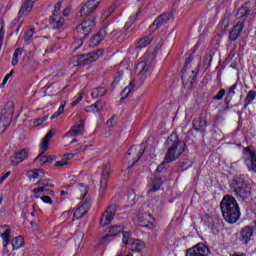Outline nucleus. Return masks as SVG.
<instances>
[{"instance_id": "obj_3", "label": "nucleus", "mask_w": 256, "mask_h": 256, "mask_svg": "<svg viewBox=\"0 0 256 256\" xmlns=\"http://www.w3.org/2000/svg\"><path fill=\"white\" fill-rule=\"evenodd\" d=\"M201 65L200 56H190L184 65L182 72V83L187 85L188 88L193 87V82L197 79V73H199V66Z\"/></svg>"}, {"instance_id": "obj_41", "label": "nucleus", "mask_w": 256, "mask_h": 256, "mask_svg": "<svg viewBox=\"0 0 256 256\" xmlns=\"http://www.w3.org/2000/svg\"><path fill=\"white\" fill-rule=\"evenodd\" d=\"M0 237H2L3 239V247H7V245H9V239L11 238V230L10 228H7L5 230V232H3L2 234H0Z\"/></svg>"}, {"instance_id": "obj_61", "label": "nucleus", "mask_w": 256, "mask_h": 256, "mask_svg": "<svg viewBox=\"0 0 256 256\" xmlns=\"http://www.w3.org/2000/svg\"><path fill=\"white\" fill-rule=\"evenodd\" d=\"M65 111V104H61L60 107L58 108V115H61Z\"/></svg>"}, {"instance_id": "obj_57", "label": "nucleus", "mask_w": 256, "mask_h": 256, "mask_svg": "<svg viewBox=\"0 0 256 256\" xmlns=\"http://www.w3.org/2000/svg\"><path fill=\"white\" fill-rule=\"evenodd\" d=\"M41 200L43 203H47L48 205H53V200H51V197L45 195L41 197Z\"/></svg>"}, {"instance_id": "obj_33", "label": "nucleus", "mask_w": 256, "mask_h": 256, "mask_svg": "<svg viewBox=\"0 0 256 256\" xmlns=\"http://www.w3.org/2000/svg\"><path fill=\"white\" fill-rule=\"evenodd\" d=\"M129 245H131L132 251H136L139 253V251H143L145 249V242L141 240H134Z\"/></svg>"}, {"instance_id": "obj_31", "label": "nucleus", "mask_w": 256, "mask_h": 256, "mask_svg": "<svg viewBox=\"0 0 256 256\" xmlns=\"http://www.w3.org/2000/svg\"><path fill=\"white\" fill-rule=\"evenodd\" d=\"M68 213H73L72 221H75V219H81L82 217H85L87 210H85V206H80L74 212L69 211Z\"/></svg>"}, {"instance_id": "obj_7", "label": "nucleus", "mask_w": 256, "mask_h": 256, "mask_svg": "<svg viewBox=\"0 0 256 256\" xmlns=\"http://www.w3.org/2000/svg\"><path fill=\"white\" fill-rule=\"evenodd\" d=\"M13 111V102L6 103L0 115V135H3L7 127L11 125V119H13Z\"/></svg>"}, {"instance_id": "obj_42", "label": "nucleus", "mask_w": 256, "mask_h": 256, "mask_svg": "<svg viewBox=\"0 0 256 256\" xmlns=\"http://www.w3.org/2000/svg\"><path fill=\"white\" fill-rule=\"evenodd\" d=\"M73 157V154H65L62 160L56 162L55 167H63V165H67V161L73 159Z\"/></svg>"}, {"instance_id": "obj_51", "label": "nucleus", "mask_w": 256, "mask_h": 256, "mask_svg": "<svg viewBox=\"0 0 256 256\" xmlns=\"http://www.w3.org/2000/svg\"><path fill=\"white\" fill-rule=\"evenodd\" d=\"M96 36L98 37V39L100 41H103V39H105V37H107V30L105 28H101L98 33L96 34Z\"/></svg>"}, {"instance_id": "obj_10", "label": "nucleus", "mask_w": 256, "mask_h": 256, "mask_svg": "<svg viewBox=\"0 0 256 256\" xmlns=\"http://www.w3.org/2000/svg\"><path fill=\"white\" fill-rule=\"evenodd\" d=\"M115 213H117V205L112 204L108 206L100 218V226L107 227L115 219Z\"/></svg>"}, {"instance_id": "obj_23", "label": "nucleus", "mask_w": 256, "mask_h": 256, "mask_svg": "<svg viewBox=\"0 0 256 256\" xmlns=\"http://www.w3.org/2000/svg\"><path fill=\"white\" fill-rule=\"evenodd\" d=\"M105 107V102L103 100H97L94 104L86 107V113H101Z\"/></svg>"}, {"instance_id": "obj_1", "label": "nucleus", "mask_w": 256, "mask_h": 256, "mask_svg": "<svg viewBox=\"0 0 256 256\" xmlns=\"http://www.w3.org/2000/svg\"><path fill=\"white\" fill-rule=\"evenodd\" d=\"M165 145L168 151L166 152L164 161L157 167V173H161V171H163L164 163H173V161H177V159L185 153V143L179 140L177 133H172L168 136Z\"/></svg>"}, {"instance_id": "obj_11", "label": "nucleus", "mask_w": 256, "mask_h": 256, "mask_svg": "<svg viewBox=\"0 0 256 256\" xmlns=\"http://www.w3.org/2000/svg\"><path fill=\"white\" fill-rule=\"evenodd\" d=\"M34 3H37V0H24L20 8V11L18 13V17L12 21V25L19 24V21L21 20V16L29 15V13H31V10L33 9Z\"/></svg>"}, {"instance_id": "obj_25", "label": "nucleus", "mask_w": 256, "mask_h": 256, "mask_svg": "<svg viewBox=\"0 0 256 256\" xmlns=\"http://www.w3.org/2000/svg\"><path fill=\"white\" fill-rule=\"evenodd\" d=\"M237 93V84H233L230 88L228 93L226 94V97L224 99V103L226 107H229V104L231 103V100L233 99V96Z\"/></svg>"}, {"instance_id": "obj_53", "label": "nucleus", "mask_w": 256, "mask_h": 256, "mask_svg": "<svg viewBox=\"0 0 256 256\" xmlns=\"http://www.w3.org/2000/svg\"><path fill=\"white\" fill-rule=\"evenodd\" d=\"M99 43H101V40L96 35H94L93 38L90 40V47H97Z\"/></svg>"}, {"instance_id": "obj_17", "label": "nucleus", "mask_w": 256, "mask_h": 256, "mask_svg": "<svg viewBox=\"0 0 256 256\" xmlns=\"http://www.w3.org/2000/svg\"><path fill=\"white\" fill-rule=\"evenodd\" d=\"M244 28L245 22H239L238 24H236L229 32L228 41H237V39L241 37V33H243Z\"/></svg>"}, {"instance_id": "obj_21", "label": "nucleus", "mask_w": 256, "mask_h": 256, "mask_svg": "<svg viewBox=\"0 0 256 256\" xmlns=\"http://www.w3.org/2000/svg\"><path fill=\"white\" fill-rule=\"evenodd\" d=\"M50 25L54 30L61 29L65 25V18L63 16L52 15L50 17Z\"/></svg>"}, {"instance_id": "obj_16", "label": "nucleus", "mask_w": 256, "mask_h": 256, "mask_svg": "<svg viewBox=\"0 0 256 256\" xmlns=\"http://www.w3.org/2000/svg\"><path fill=\"white\" fill-rule=\"evenodd\" d=\"M169 21H171V17L169 16V14H161L150 25L149 31L151 33H153L155 31H157V29H159V27H163V25H167V23H169Z\"/></svg>"}, {"instance_id": "obj_54", "label": "nucleus", "mask_w": 256, "mask_h": 256, "mask_svg": "<svg viewBox=\"0 0 256 256\" xmlns=\"http://www.w3.org/2000/svg\"><path fill=\"white\" fill-rule=\"evenodd\" d=\"M49 119V116H43L42 118H37L34 120V125H43L45 121Z\"/></svg>"}, {"instance_id": "obj_15", "label": "nucleus", "mask_w": 256, "mask_h": 256, "mask_svg": "<svg viewBox=\"0 0 256 256\" xmlns=\"http://www.w3.org/2000/svg\"><path fill=\"white\" fill-rule=\"evenodd\" d=\"M99 3H101V0H88L80 9L81 17H89V15L99 7Z\"/></svg>"}, {"instance_id": "obj_30", "label": "nucleus", "mask_w": 256, "mask_h": 256, "mask_svg": "<svg viewBox=\"0 0 256 256\" xmlns=\"http://www.w3.org/2000/svg\"><path fill=\"white\" fill-rule=\"evenodd\" d=\"M152 40H153V36L151 34L141 38L136 44V49H143L147 47V45H149Z\"/></svg>"}, {"instance_id": "obj_50", "label": "nucleus", "mask_w": 256, "mask_h": 256, "mask_svg": "<svg viewBox=\"0 0 256 256\" xmlns=\"http://www.w3.org/2000/svg\"><path fill=\"white\" fill-rule=\"evenodd\" d=\"M130 21L126 22L124 29L129 30L133 26V23H135V19H137V15L130 16Z\"/></svg>"}, {"instance_id": "obj_47", "label": "nucleus", "mask_w": 256, "mask_h": 256, "mask_svg": "<svg viewBox=\"0 0 256 256\" xmlns=\"http://www.w3.org/2000/svg\"><path fill=\"white\" fill-rule=\"evenodd\" d=\"M115 9H117V3L112 4L106 11H104L103 17H105V19H107V17H109L111 15V13H113L115 11Z\"/></svg>"}, {"instance_id": "obj_52", "label": "nucleus", "mask_w": 256, "mask_h": 256, "mask_svg": "<svg viewBox=\"0 0 256 256\" xmlns=\"http://www.w3.org/2000/svg\"><path fill=\"white\" fill-rule=\"evenodd\" d=\"M225 93V89H221L218 91L217 95L213 97V99L216 101H222V99L225 97Z\"/></svg>"}, {"instance_id": "obj_48", "label": "nucleus", "mask_w": 256, "mask_h": 256, "mask_svg": "<svg viewBox=\"0 0 256 256\" xmlns=\"http://www.w3.org/2000/svg\"><path fill=\"white\" fill-rule=\"evenodd\" d=\"M211 61H213V55L207 54L203 62V65L204 67H206V69H209V67H211Z\"/></svg>"}, {"instance_id": "obj_8", "label": "nucleus", "mask_w": 256, "mask_h": 256, "mask_svg": "<svg viewBox=\"0 0 256 256\" xmlns=\"http://www.w3.org/2000/svg\"><path fill=\"white\" fill-rule=\"evenodd\" d=\"M145 149L146 146L144 143L130 147L127 152L126 159L131 160L132 163L130 166H128V169H131V167H133V165H135V163L141 159V155L145 153Z\"/></svg>"}, {"instance_id": "obj_29", "label": "nucleus", "mask_w": 256, "mask_h": 256, "mask_svg": "<svg viewBox=\"0 0 256 256\" xmlns=\"http://www.w3.org/2000/svg\"><path fill=\"white\" fill-rule=\"evenodd\" d=\"M142 227H147L148 229H155L157 224L155 223V218L151 215L145 214V220L142 221Z\"/></svg>"}, {"instance_id": "obj_19", "label": "nucleus", "mask_w": 256, "mask_h": 256, "mask_svg": "<svg viewBox=\"0 0 256 256\" xmlns=\"http://www.w3.org/2000/svg\"><path fill=\"white\" fill-rule=\"evenodd\" d=\"M192 125L195 131L205 133L207 129V120H205L203 117H198L197 119L193 120Z\"/></svg>"}, {"instance_id": "obj_22", "label": "nucleus", "mask_w": 256, "mask_h": 256, "mask_svg": "<svg viewBox=\"0 0 256 256\" xmlns=\"http://www.w3.org/2000/svg\"><path fill=\"white\" fill-rule=\"evenodd\" d=\"M53 135H55V132L53 130H50L44 138H42L40 143V151L41 153H45L47 149H49V143L51 139H53Z\"/></svg>"}, {"instance_id": "obj_49", "label": "nucleus", "mask_w": 256, "mask_h": 256, "mask_svg": "<svg viewBox=\"0 0 256 256\" xmlns=\"http://www.w3.org/2000/svg\"><path fill=\"white\" fill-rule=\"evenodd\" d=\"M62 6H63V4L61 2L56 3L54 6V11H53L52 15L62 16L61 12H60Z\"/></svg>"}, {"instance_id": "obj_12", "label": "nucleus", "mask_w": 256, "mask_h": 256, "mask_svg": "<svg viewBox=\"0 0 256 256\" xmlns=\"http://www.w3.org/2000/svg\"><path fill=\"white\" fill-rule=\"evenodd\" d=\"M153 61H155V54L153 52H147L144 54L143 61L138 63V67L141 69L140 73L143 75L147 73L149 69H151V65H153Z\"/></svg>"}, {"instance_id": "obj_34", "label": "nucleus", "mask_w": 256, "mask_h": 256, "mask_svg": "<svg viewBox=\"0 0 256 256\" xmlns=\"http://www.w3.org/2000/svg\"><path fill=\"white\" fill-rule=\"evenodd\" d=\"M12 249L17 251V249H21L25 245V241L22 236H18L12 239Z\"/></svg>"}, {"instance_id": "obj_56", "label": "nucleus", "mask_w": 256, "mask_h": 256, "mask_svg": "<svg viewBox=\"0 0 256 256\" xmlns=\"http://www.w3.org/2000/svg\"><path fill=\"white\" fill-rule=\"evenodd\" d=\"M36 185H42L44 189H46V187H55V185H53L52 183H48L45 180H39Z\"/></svg>"}, {"instance_id": "obj_18", "label": "nucleus", "mask_w": 256, "mask_h": 256, "mask_svg": "<svg viewBox=\"0 0 256 256\" xmlns=\"http://www.w3.org/2000/svg\"><path fill=\"white\" fill-rule=\"evenodd\" d=\"M28 156H29V152H27V150H25V149L16 152L10 158L11 165H13V167H15V166L19 165V163H23V161H25V159H27Z\"/></svg>"}, {"instance_id": "obj_39", "label": "nucleus", "mask_w": 256, "mask_h": 256, "mask_svg": "<svg viewBox=\"0 0 256 256\" xmlns=\"http://www.w3.org/2000/svg\"><path fill=\"white\" fill-rule=\"evenodd\" d=\"M34 163H37L40 167L47 165V156H45V153L40 152V154L34 159Z\"/></svg>"}, {"instance_id": "obj_28", "label": "nucleus", "mask_w": 256, "mask_h": 256, "mask_svg": "<svg viewBox=\"0 0 256 256\" xmlns=\"http://www.w3.org/2000/svg\"><path fill=\"white\" fill-rule=\"evenodd\" d=\"M142 227H147L148 229H155L157 224L155 223V218L151 215L145 214V220L142 221Z\"/></svg>"}, {"instance_id": "obj_60", "label": "nucleus", "mask_w": 256, "mask_h": 256, "mask_svg": "<svg viewBox=\"0 0 256 256\" xmlns=\"http://www.w3.org/2000/svg\"><path fill=\"white\" fill-rule=\"evenodd\" d=\"M65 111V104H61L60 107L58 108V115H61Z\"/></svg>"}, {"instance_id": "obj_46", "label": "nucleus", "mask_w": 256, "mask_h": 256, "mask_svg": "<svg viewBox=\"0 0 256 256\" xmlns=\"http://www.w3.org/2000/svg\"><path fill=\"white\" fill-rule=\"evenodd\" d=\"M122 235V243H124V245H130V243L133 241L131 239V234L129 232H122Z\"/></svg>"}, {"instance_id": "obj_38", "label": "nucleus", "mask_w": 256, "mask_h": 256, "mask_svg": "<svg viewBox=\"0 0 256 256\" xmlns=\"http://www.w3.org/2000/svg\"><path fill=\"white\" fill-rule=\"evenodd\" d=\"M249 7L242 6L239 8L236 17L237 19H247V16L249 15Z\"/></svg>"}, {"instance_id": "obj_13", "label": "nucleus", "mask_w": 256, "mask_h": 256, "mask_svg": "<svg viewBox=\"0 0 256 256\" xmlns=\"http://www.w3.org/2000/svg\"><path fill=\"white\" fill-rule=\"evenodd\" d=\"M209 255V247L203 243H199L186 251V256H207Z\"/></svg>"}, {"instance_id": "obj_14", "label": "nucleus", "mask_w": 256, "mask_h": 256, "mask_svg": "<svg viewBox=\"0 0 256 256\" xmlns=\"http://www.w3.org/2000/svg\"><path fill=\"white\" fill-rule=\"evenodd\" d=\"M111 175V164L106 163L103 165V171L100 179V193H105V189H107L109 176Z\"/></svg>"}, {"instance_id": "obj_6", "label": "nucleus", "mask_w": 256, "mask_h": 256, "mask_svg": "<svg viewBox=\"0 0 256 256\" xmlns=\"http://www.w3.org/2000/svg\"><path fill=\"white\" fill-rule=\"evenodd\" d=\"M103 49H98L96 51L90 52L88 54H82L79 56H73V61L76 63V67H81L83 65H90V63H95L99 57H103Z\"/></svg>"}, {"instance_id": "obj_27", "label": "nucleus", "mask_w": 256, "mask_h": 256, "mask_svg": "<svg viewBox=\"0 0 256 256\" xmlns=\"http://www.w3.org/2000/svg\"><path fill=\"white\" fill-rule=\"evenodd\" d=\"M105 95H107V89L101 86L94 88L91 92L93 99H99L101 97H105Z\"/></svg>"}, {"instance_id": "obj_63", "label": "nucleus", "mask_w": 256, "mask_h": 256, "mask_svg": "<svg viewBox=\"0 0 256 256\" xmlns=\"http://www.w3.org/2000/svg\"><path fill=\"white\" fill-rule=\"evenodd\" d=\"M69 13H71V10L69 8H66L63 12L62 17H69Z\"/></svg>"}, {"instance_id": "obj_35", "label": "nucleus", "mask_w": 256, "mask_h": 256, "mask_svg": "<svg viewBox=\"0 0 256 256\" xmlns=\"http://www.w3.org/2000/svg\"><path fill=\"white\" fill-rule=\"evenodd\" d=\"M87 193H89V189L84 184H79L77 186V198L78 199H85Z\"/></svg>"}, {"instance_id": "obj_26", "label": "nucleus", "mask_w": 256, "mask_h": 256, "mask_svg": "<svg viewBox=\"0 0 256 256\" xmlns=\"http://www.w3.org/2000/svg\"><path fill=\"white\" fill-rule=\"evenodd\" d=\"M45 177V170L43 169H35L28 171V178L30 179H43Z\"/></svg>"}, {"instance_id": "obj_32", "label": "nucleus", "mask_w": 256, "mask_h": 256, "mask_svg": "<svg viewBox=\"0 0 256 256\" xmlns=\"http://www.w3.org/2000/svg\"><path fill=\"white\" fill-rule=\"evenodd\" d=\"M161 185H163V180L161 178H155L150 182V193H155L156 191H159L161 189Z\"/></svg>"}, {"instance_id": "obj_37", "label": "nucleus", "mask_w": 256, "mask_h": 256, "mask_svg": "<svg viewBox=\"0 0 256 256\" xmlns=\"http://www.w3.org/2000/svg\"><path fill=\"white\" fill-rule=\"evenodd\" d=\"M123 233V227L121 226H111L108 230L109 237H117Z\"/></svg>"}, {"instance_id": "obj_20", "label": "nucleus", "mask_w": 256, "mask_h": 256, "mask_svg": "<svg viewBox=\"0 0 256 256\" xmlns=\"http://www.w3.org/2000/svg\"><path fill=\"white\" fill-rule=\"evenodd\" d=\"M251 237H253V228H251L250 226H245L241 230V238H240L241 243L243 245H247V243L251 241Z\"/></svg>"}, {"instance_id": "obj_44", "label": "nucleus", "mask_w": 256, "mask_h": 256, "mask_svg": "<svg viewBox=\"0 0 256 256\" xmlns=\"http://www.w3.org/2000/svg\"><path fill=\"white\" fill-rule=\"evenodd\" d=\"M32 193H34L35 199H39V193H45V195H49V190H47L44 186H41L39 188H34Z\"/></svg>"}, {"instance_id": "obj_36", "label": "nucleus", "mask_w": 256, "mask_h": 256, "mask_svg": "<svg viewBox=\"0 0 256 256\" xmlns=\"http://www.w3.org/2000/svg\"><path fill=\"white\" fill-rule=\"evenodd\" d=\"M255 97H256V91L250 90L247 93L246 98L244 100V107L245 108L249 107V105H251L253 103V101H255Z\"/></svg>"}, {"instance_id": "obj_64", "label": "nucleus", "mask_w": 256, "mask_h": 256, "mask_svg": "<svg viewBox=\"0 0 256 256\" xmlns=\"http://www.w3.org/2000/svg\"><path fill=\"white\" fill-rule=\"evenodd\" d=\"M55 161V156H47V163H53Z\"/></svg>"}, {"instance_id": "obj_40", "label": "nucleus", "mask_w": 256, "mask_h": 256, "mask_svg": "<svg viewBox=\"0 0 256 256\" xmlns=\"http://www.w3.org/2000/svg\"><path fill=\"white\" fill-rule=\"evenodd\" d=\"M21 55H23V48H17L14 51V54H13V57H12L13 67H15V65H17V63H19V57H21Z\"/></svg>"}, {"instance_id": "obj_4", "label": "nucleus", "mask_w": 256, "mask_h": 256, "mask_svg": "<svg viewBox=\"0 0 256 256\" xmlns=\"http://www.w3.org/2000/svg\"><path fill=\"white\" fill-rule=\"evenodd\" d=\"M93 29H95V20H86L76 27L75 36L78 38V42H75L72 46L74 51H77L83 45V39H87Z\"/></svg>"}, {"instance_id": "obj_58", "label": "nucleus", "mask_w": 256, "mask_h": 256, "mask_svg": "<svg viewBox=\"0 0 256 256\" xmlns=\"http://www.w3.org/2000/svg\"><path fill=\"white\" fill-rule=\"evenodd\" d=\"M81 101H83V95H80L76 100H74L71 103L72 107H75V105H79V103H81Z\"/></svg>"}, {"instance_id": "obj_59", "label": "nucleus", "mask_w": 256, "mask_h": 256, "mask_svg": "<svg viewBox=\"0 0 256 256\" xmlns=\"http://www.w3.org/2000/svg\"><path fill=\"white\" fill-rule=\"evenodd\" d=\"M11 175V172L8 171L6 172L1 178H0V185L3 184V182L9 178V176Z\"/></svg>"}, {"instance_id": "obj_45", "label": "nucleus", "mask_w": 256, "mask_h": 256, "mask_svg": "<svg viewBox=\"0 0 256 256\" xmlns=\"http://www.w3.org/2000/svg\"><path fill=\"white\" fill-rule=\"evenodd\" d=\"M33 35H35V28H30V29L26 32V34H25V36H24V41H25L26 43H31V39H33Z\"/></svg>"}, {"instance_id": "obj_55", "label": "nucleus", "mask_w": 256, "mask_h": 256, "mask_svg": "<svg viewBox=\"0 0 256 256\" xmlns=\"http://www.w3.org/2000/svg\"><path fill=\"white\" fill-rule=\"evenodd\" d=\"M15 71L14 70H11L10 73H8L4 79H3V82H2V87H5V85H7V81H9V79H11V77H13V73Z\"/></svg>"}, {"instance_id": "obj_9", "label": "nucleus", "mask_w": 256, "mask_h": 256, "mask_svg": "<svg viewBox=\"0 0 256 256\" xmlns=\"http://www.w3.org/2000/svg\"><path fill=\"white\" fill-rule=\"evenodd\" d=\"M243 159L245 165L248 167L249 171L256 173V153L251 146L245 147L243 149Z\"/></svg>"}, {"instance_id": "obj_5", "label": "nucleus", "mask_w": 256, "mask_h": 256, "mask_svg": "<svg viewBox=\"0 0 256 256\" xmlns=\"http://www.w3.org/2000/svg\"><path fill=\"white\" fill-rule=\"evenodd\" d=\"M230 188L240 199L244 200L248 199V197H251L249 186H247V182H245V179L242 177H234L230 182Z\"/></svg>"}, {"instance_id": "obj_24", "label": "nucleus", "mask_w": 256, "mask_h": 256, "mask_svg": "<svg viewBox=\"0 0 256 256\" xmlns=\"http://www.w3.org/2000/svg\"><path fill=\"white\" fill-rule=\"evenodd\" d=\"M85 130V122L81 120L79 125L74 126L69 132L68 135L70 137H77V135H81L83 131Z\"/></svg>"}, {"instance_id": "obj_62", "label": "nucleus", "mask_w": 256, "mask_h": 256, "mask_svg": "<svg viewBox=\"0 0 256 256\" xmlns=\"http://www.w3.org/2000/svg\"><path fill=\"white\" fill-rule=\"evenodd\" d=\"M65 111V104H61L60 107L58 108V115H61Z\"/></svg>"}, {"instance_id": "obj_43", "label": "nucleus", "mask_w": 256, "mask_h": 256, "mask_svg": "<svg viewBox=\"0 0 256 256\" xmlns=\"http://www.w3.org/2000/svg\"><path fill=\"white\" fill-rule=\"evenodd\" d=\"M135 89V81L132 80L123 90V95L124 97H129V95L131 94V91H133Z\"/></svg>"}, {"instance_id": "obj_2", "label": "nucleus", "mask_w": 256, "mask_h": 256, "mask_svg": "<svg viewBox=\"0 0 256 256\" xmlns=\"http://www.w3.org/2000/svg\"><path fill=\"white\" fill-rule=\"evenodd\" d=\"M222 215L227 223H237L241 217V211L237 200L231 196L226 195L220 203Z\"/></svg>"}]
</instances>
